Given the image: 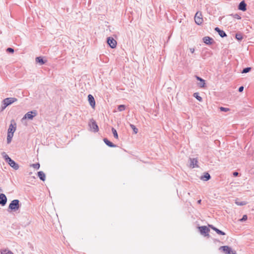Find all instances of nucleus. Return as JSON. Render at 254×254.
Here are the masks:
<instances>
[{"label":"nucleus","mask_w":254,"mask_h":254,"mask_svg":"<svg viewBox=\"0 0 254 254\" xmlns=\"http://www.w3.org/2000/svg\"><path fill=\"white\" fill-rule=\"evenodd\" d=\"M126 107L124 105H120L118 106V109L119 111H123L125 110Z\"/></svg>","instance_id":"c756f323"},{"label":"nucleus","mask_w":254,"mask_h":254,"mask_svg":"<svg viewBox=\"0 0 254 254\" xmlns=\"http://www.w3.org/2000/svg\"><path fill=\"white\" fill-rule=\"evenodd\" d=\"M17 101V99L15 98H6L2 101V105L1 106V110H3L6 107L12 104L14 102Z\"/></svg>","instance_id":"f03ea898"},{"label":"nucleus","mask_w":254,"mask_h":254,"mask_svg":"<svg viewBox=\"0 0 254 254\" xmlns=\"http://www.w3.org/2000/svg\"><path fill=\"white\" fill-rule=\"evenodd\" d=\"M251 69H252L251 67H248L245 68L243 69L242 73H248V72H249V71H251Z\"/></svg>","instance_id":"c85d7f7f"},{"label":"nucleus","mask_w":254,"mask_h":254,"mask_svg":"<svg viewBox=\"0 0 254 254\" xmlns=\"http://www.w3.org/2000/svg\"><path fill=\"white\" fill-rule=\"evenodd\" d=\"M88 102H89L90 106L93 108H94L95 106V99H94L93 96L92 95H91V94L88 95Z\"/></svg>","instance_id":"f8f14e48"},{"label":"nucleus","mask_w":254,"mask_h":254,"mask_svg":"<svg viewBox=\"0 0 254 254\" xmlns=\"http://www.w3.org/2000/svg\"><path fill=\"white\" fill-rule=\"evenodd\" d=\"M195 77L197 80L200 81V82L198 83V86L200 88L204 87L205 86V80L198 76H195Z\"/></svg>","instance_id":"ddd939ff"},{"label":"nucleus","mask_w":254,"mask_h":254,"mask_svg":"<svg viewBox=\"0 0 254 254\" xmlns=\"http://www.w3.org/2000/svg\"><path fill=\"white\" fill-rule=\"evenodd\" d=\"M233 17L237 19H240L241 18V16L239 15L238 14H234Z\"/></svg>","instance_id":"c9c22d12"},{"label":"nucleus","mask_w":254,"mask_h":254,"mask_svg":"<svg viewBox=\"0 0 254 254\" xmlns=\"http://www.w3.org/2000/svg\"><path fill=\"white\" fill-rule=\"evenodd\" d=\"M238 9L243 11L247 10V4L244 0L242 1L239 4Z\"/></svg>","instance_id":"4468645a"},{"label":"nucleus","mask_w":254,"mask_h":254,"mask_svg":"<svg viewBox=\"0 0 254 254\" xmlns=\"http://www.w3.org/2000/svg\"><path fill=\"white\" fill-rule=\"evenodd\" d=\"M5 161L14 170H17L19 169V165L15 161L12 160L4 152L1 153Z\"/></svg>","instance_id":"f257e3e1"},{"label":"nucleus","mask_w":254,"mask_h":254,"mask_svg":"<svg viewBox=\"0 0 254 254\" xmlns=\"http://www.w3.org/2000/svg\"><path fill=\"white\" fill-rule=\"evenodd\" d=\"M13 136V134L7 133V141L8 143H9L11 142Z\"/></svg>","instance_id":"5701e85b"},{"label":"nucleus","mask_w":254,"mask_h":254,"mask_svg":"<svg viewBox=\"0 0 254 254\" xmlns=\"http://www.w3.org/2000/svg\"><path fill=\"white\" fill-rule=\"evenodd\" d=\"M16 124L14 122V120H12L11 121V124L9 125V128L8 129L7 133L13 134L16 130Z\"/></svg>","instance_id":"0eeeda50"},{"label":"nucleus","mask_w":254,"mask_h":254,"mask_svg":"<svg viewBox=\"0 0 254 254\" xmlns=\"http://www.w3.org/2000/svg\"><path fill=\"white\" fill-rule=\"evenodd\" d=\"M235 203L237 205L243 206L246 205L247 204V202L246 201H239L238 200L236 199L235 200Z\"/></svg>","instance_id":"4be33fe9"},{"label":"nucleus","mask_w":254,"mask_h":254,"mask_svg":"<svg viewBox=\"0 0 254 254\" xmlns=\"http://www.w3.org/2000/svg\"><path fill=\"white\" fill-rule=\"evenodd\" d=\"M215 232L219 235H225V233L221 231L220 230L218 229H216V230H215Z\"/></svg>","instance_id":"2f4dec72"},{"label":"nucleus","mask_w":254,"mask_h":254,"mask_svg":"<svg viewBox=\"0 0 254 254\" xmlns=\"http://www.w3.org/2000/svg\"><path fill=\"white\" fill-rule=\"evenodd\" d=\"M248 218V217H247V215H243L242 218H241L240 220L242 222L243 221H246Z\"/></svg>","instance_id":"72a5a7b5"},{"label":"nucleus","mask_w":254,"mask_h":254,"mask_svg":"<svg viewBox=\"0 0 254 254\" xmlns=\"http://www.w3.org/2000/svg\"><path fill=\"white\" fill-rule=\"evenodd\" d=\"M220 249L222 250L225 254H236L235 251L227 246L220 247Z\"/></svg>","instance_id":"20e7f679"},{"label":"nucleus","mask_w":254,"mask_h":254,"mask_svg":"<svg viewBox=\"0 0 254 254\" xmlns=\"http://www.w3.org/2000/svg\"><path fill=\"white\" fill-rule=\"evenodd\" d=\"M20 207L19 201L18 199L13 200L9 205L8 208L12 210H17Z\"/></svg>","instance_id":"7ed1b4c3"},{"label":"nucleus","mask_w":254,"mask_h":254,"mask_svg":"<svg viewBox=\"0 0 254 254\" xmlns=\"http://www.w3.org/2000/svg\"><path fill=\"white\" fill-rule=\"evenodd\" d=\"M190 51L191 53H194V48H190Z\"/></svg>","instance_id":"58836bf2"},{"label":"nucleus","mask_w":254,"mask_h":254,"mask_svg":"<svg viewBox=\"0 0 254 254\" xmlns=\"http://www.w3.org/2000/svg\"><path fill=\"white\" fill-rule=\"evenodd\" d=\"M35 61L36 63L40 64V65H43L46 62L43 60V58L42 57H37L35 59Z\"/></svg>","instance_id":"6ab92c4d"},{"label":"nucleus","mask_w":254,"mask_h":254,"mask_svg":"<svg viewBox=\"0 0 254 254\" xmlns=\"http://www.w3.org/2000/svg\"><path fill=\"white\" fill-rule=\"evenodd\" d=\"M209 227H210L212 230L215 231V230H216L217 228L215 227L213 225H209Z\"/></svg>","instance_id":"e433bc0d"},{"label":"nucleus","mask_w":254,"mask_h":254,"mask_svg":"<svg viewBox=\"0 0 254 254\" xmlns=\"http://www.w3.org/2000/svg\"><path fill=\"white\" fill-rule=\"evenodd\" d=\"M194 21L197 25H200L203 22L201 12H197L194 16Z\"/></svg>","instance_id":"423d86ee"},{"label":"nucleus","mask_w":254,"mask_h":254,"mask_svg":"<svg viewBox=\"0 0 254 254\" xmlns=\"http://www.w3.org/2000/svg\"><path fill=\"white\" fill-rule=\"evenodd\" d=\"M203 41L204 43H205L206 44L210 45L212 44V41H213V40L212 38L208 36H206L203 37Z\"/></svg>","instance_id":"f3484780"},{"label":"nucleus","mask_w":254,"mask_h":254,"mask_svg":"<svg viewBox=\"0 0 254 254\" xmlns=\"http://www.w3.org/2000/svg\"><path fill=\"white\" fill-rule=\"evenodd\" d=\"M2 190L1 189V188L0 187V192H2Z\"/></svg>","instance_id":"79ce46f5"},{"label":"nucleus","mask_w":254,"mask_h":254,"mask_svg":"<svg viewBox=\"0 0 254 254\" xmlns=\"http://www.w3.org/2000/svg\"><path fill=\"white\" fill-rule=\"evenodd\" d=\"M107 43L110 47L112 48H115L117 45L116 41L112 37H108L107 38Z\"/></svg>","instance_id":"1a4fd4ad"},{"label":"nucleus","mask_w":254,"mask_h":254,"mask_svg":"<svg viewBox=\"0 0 254 254\" xmlns=\"http://www.w3.org/2000/svg\"><path fill=\"white\" fill-rule=\"evenodd\" d=\"M38 176L43 181H44L46 179V176L45 173L42 171H39L38 172Z\"/></svg>","instance_id":"412c9836"},{"label":"nucleus","mask_w":254,"mask_h":254,"mask_svg":"<svg viewBox=\"0 0 254 254\" xmlns=\"http://www.w3.org/2000/svg\"><path fill=\"white\" fill-rule=\"evenodd\" d=\"M201 199L198 200L197 201V203H198V204H200V203H201Z\"/></svg>","instance_id":"a19ab883"},{"label":"nucleus","mask_w":254,"mask_h":254,"mask_svg":"<svg viewBox=\"0 0 254 254\" xmlns=\"http://www.w3.org/2000/svg\"><path fill=\"white\" fill-rule=\"evenodd\" d=\"M238 175H239V173H238V172H234L233 173V176H235V177H237V176H238Z\"/></svg>","instance_id":"ea45409f"},{"label":"nucleus","mask_w":254,"mask_h":254,"mask_svg":"<svg viewBox=\"0 0 254 254\" xmlns=\"http://www.w3.org/2000/svg\"><path fill=\"white\" fill-rule=\"evenodd\" d=\"M112 131L114 137L116 139L118 138V135L117 130L113 127L112 128Z\"/></svg>","instance_id":"393cba45"},{"label":"nucleus","mask_w":254,"mask_h":254,"mask_svg":"<svg viewBox=\"0 0 254 254\" xmlns=\"http://www.w3.org/2000/svg\"><path fill=\"white\" fill-rule=\"evenodd\" d=\"M244 90V87L243 86H240L239 88V91L240 92H241L243 91Z\"/></svg>","instance_id":"4c0bfd02"},{"label":"nucleus","mask_w":254,"mask_h":254,"mask_svg":"<svg viewBox=\"0 0 254 254\" xmlns=\"http://www.w3.org/2000/svg\"><path fill=\"white\" fill-rule=\"evenodd\" d=\"M130 127L132 129L134 133L135 134L137 133L138 132V129L134 126L133 125L130 124Z\"/></svg>","instance_id":"bb28decb"},{"label":"nucleus","mask_w":254,"mask_h":254,"mask_svg":"<svg viewBox=\"0 0 254 254\" xmlns=\"http://www.w3.org/2000/svg\"><path fill=\"white\" fill-rule=\"evenodd\" d=\"M31 167H32L35 169H39L40 168V164L39 163H35L32 164L30 165Z\"/></svg>","instance_id":"cd10ccee"},{"label":"nucleus","mask_w":254,"mask_h":254,"mask_svg":"<svg viewBox=\"0 0 254 254\" xmlns=\"http://www.w3.org/2000/svg\"><path fill=\"white\" fill-rule=\"evenodd\" d=\"M89 125L91 129L93 131L97 132L99 130L98 126H97L96 122L93 119L90 120Z\"/></svg>","instance_id":"39448f33"},{"label":"nucleus","mask_w":254,"mask_h":254,"mask_svg":"<svg viewBox=\"0 0 254 254\" xmlns=\"http://www.w3.org/2000/svg\"><path fill=\"white\" fill-rule=\"evenodd\" d=\"M215 31L217 32L218 33L219 35H220V36L222 38H224V37L227 36L226 33L223 30H221L218 27H216L215 28Z\"/></svg>","instance_id":"2eb2a0df"},{"label":"nucleus","mask_w":254,"mask_h":254,"mask_svg":"<svg viewBox=\"0 0 254 254\" xmlns=\"http://www.w3.org/2000/svg\"><path fill=\"white\" fill-rule=\"evenodd\" d=\"M6 51L9 53H13L14 52V49L11 48H8L6 49Z\"/></svg>","instance_id":"f704fd0d"},{"label":"nucleus","mask_w":254,"mask_h":254,"mask_svg":"<svg viewBox=\"0 0 254 254\" xmlns=\"http://www.w3.org/2000/svg\"><path fill=\"white\" fill-rule=\"evenodd\" d=\"M1 254H14L11 251L9 250L5 249L1 251Z\"/></svg>","instance_id":"b1692460"},{"label":"nucleus","mask_w":254,"mask_h":254,"mask_svg":"<svg viewBox=\"0 0 254 254\" xmlns=\"http://www.w3.org/2000/svg\"><path fill=\"white\" fill-rule=\"evenodd\" d=\"M199 231L202 235H204V236H208V232L210 230L208 227L205 226H200L198 227Z\"/></svg>","instance_id":"6e6552de"},{"label":"nucleus","mask_w":254,"mask_h":254,"mask_svg":"<svg viewBox=\"0 0 254 254\" xmlns=\"http://www.w3.org/2000/svg\"><path fill=\"white\" fill-rule=\"evenodd\" d=\"M236 38L239 40H242L243 39V36L240 33H237L236 34Z\"/></svg>","instance_id":"7c9ffc66"},{"label":"nucleus","mask_w":254,"mask_h":254,"mask_svg":"<svg viewBox=\"0 0 254 254\" xmlns=\"http://www.w3.org/2000/svg\"><path fill=\"white\" fill-rule=\"evenodd\" d=\"M7 202V197L3 193L0 194V204L1 206H4L6 204Z\"/></svg>","instance_id":"9b49d317"},{"label":"nucleus","mask_w":254,"mask_h":254,"mask_svg":"<svg viewBox=\"0 0 254 254\" xmlns=\"http://www.w3.org/2000/svg\"><path fill=\"white\" fill-rule=\"evenodd\" d=\"M193 96L196 99H197V100H198L199 101H202V98L200 96H199L198 93H194L193 94Z\"/></svg>","instance_id":"a878e982"},{"label":"nucleus","mask_w":254,"mask_h":254,"mask_svg":"<svg viewBox=\"0 0 254 254\" xmlns=\"http://www.w3.org/2000/svg\"><path fill=\"white\" fill-rule=\"evenodd\" d=\"M210 178V175L208 173H204V175L200 177V179L203 181H206L209 180Z\"/></svg>","instance_id":"a211bd4d"},{"label":"nucleus","mask_w":254,"mask_h":254,"mask_svg":"<svg viewBox=\"0 0 254 254\" xmlns=\"http://www.w3.org/2000/svg\"><path fill=\"white\" fill-rule=\"evenodd\" d=\"M103 140H104V142L105 143V144L109 146V147H115L116 146V145H115L112 142L110 141L107 138H104Z\"/></svg>","instance_id":"aec40b11"},{"label":"nucleus","mask_w":254,"mask_h":254,"mask_svg":"<svg viewBox=\"0 0 254 254\" xmlns=\"http://www.w3.org/2000/svg\"><path fill=\"white\" fill-rule=\"evenodd\" d=\"M190 166L192 168L197 167V160L195 158H190Z\"/></svg>","instance_id":"dca6fc26"},{"label":"nucleus","mask_w":254,"mask_h":254,"mask_svg":"<svg viewBox=\"0 0 254 254\" xmlns=\"http://www.w3.org/2000/svg\"><path fill=\"white\" fill-rule=\"evenodd\" d=\"M220 110L221 111H223V112H228L230 110V109L229 108H225V107H221L220 108Z\"/></svg>","instance_id":"473e14b6"},{"label":"nucleus","mask_w":254,"mask_h":254,"mask_svg":"<svg viewBox=\"0 0 254 254\" xmlns=\"http://www.w3.org/2000/svg\"><path fill=\"white\" fill-rule=\"evenodd\" d=\"M36 115V111H31L27 113L23 119H28L29 120H32L34 116Z\"/></svg>","instance_id":"9d476101"}]
</instances>
